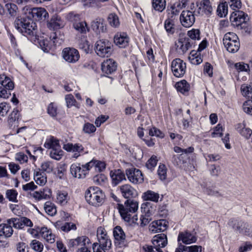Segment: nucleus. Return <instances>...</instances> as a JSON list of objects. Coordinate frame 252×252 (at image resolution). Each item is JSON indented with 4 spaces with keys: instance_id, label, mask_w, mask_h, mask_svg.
Returning a JSON list of instances; mask_svg holds the SVG:
<instances>
[{
    "instance_id": "obj_1",
    "label": "nucleus",
    "mask_w": 252,
    "mask_h": 252,
    "mask_svg": "<svg viewBox=\"0 0 252 252\" xmlns=\"http://www.w3.org/2000/svg\"><path fill=\"white\" fill-rule=\"evenodd\" d=\"M15 25L24 36L30 37L36 35V25L31 17H18Z\"/></svg>"
},
{
    "instance_id": "obj_2",
    "label": "nucleus",
    "mask_w": 252,
    "mask_h": 252,
    "mask_svg": "<svg viewBox=\"0 0 252 252\" xmlns=\"http://www.w3.org/2000/svg\"><path fill=\"white\" fill-rule=\"evenodd\" d=\"M138 208V203L133 200H127L124 204H118V209L122 219L125 221L130 220L131 216L135 214Z\"/></svg>"
},
{
    "instance_id": "obj_3",
    "label": "nucleus",
    "mask_w": 252,
    "mask_h": 252,
    "mask_svg": "<svg viewBox=\"0 0 252 252\" xmlns=\"http://www.w3.org/2000/svg\"><path fill=\"white\" fill-rule=\"evenodd\" d=\"M104 194L97 187H90L85 193L87 202L94 206H100L103 202Z\"/></svg>"
},
{
    "instance_id": "obj_4",
    "label": "nucleus",
    "mask_w": 252,
    "mask_h": 252,
    "mask_svg": "<svg viewBox=\"0 0 252 252\" xmlns=\"http://www.w3.org/2000/svg\"><path fill=\"white\" fill-rule=\"evenodd\" d=\"M223 42L224 47L230 53H235L239 49L240 43L238 37L233 32L226 33L223 37Z\"/></svg>"
},
{
    "instance_id": "obj_5",
    "label": "nucleus",
    "mask_w": 252,
    "mask_h": 252,
    "mask_svg": "<svg viewBox=\"0 0 252 252\" xmlns=\"http://www.w3.org/2000/svg\"><path fill=\"white\" fill-rule=\"evenodd\" d=\"M95 51L99 57H108L112 51L111 43L107 40H99L95 43Z\"/></svg>"
},
{
    "instance_id": "obj_6",
    "label": "nucleus",
    "mask_w": 252,
    "mask_h": 252,
    "mask_svg": "<svg viewBox=\"0 0 252 252\" xmlns=\"http://www.w3.org/2000/svg\"><path fill=\"white\" fill-rule=\"evenodd\" d=\"M171 67L173 75L176 77H183L186 71V63L179 58L172 61Z\"/></svg>"
},
{
    "instance_id": "obj_7",
    "label": "nucleus",
    "mask_w": 252,
    "mask_h": 252,
    "mask_svg": "<svg viewBox=\"0 0 252 252\" xmlns=\"http://www.w3.org/2000/svg\"><path fill=\"white\" fill-rule=\"evenodd\" d=\"M63 59L69 63H75L78 61L80 55L78 51L73 48H65L62 52Z\"/></svg>"
},
{
    "instance_id": "obj_8",
    "label": "nucleus",
    "mask_w": 252,
    "mask_h": 252,
    "mask_svg": "<svg viewBox=\"0 0 252 252\" xmlns=\"http://www.w3.org/2000/svg\"><path fill=\"white\" fill-rule=\"evenodd\" d=\"M126 174L129 181L133 184H140L144 180L141 171L135 168H131L126 170Z\"/></svg>"
},
{
    "instance_id": "obj_9",
    "label": "nucleus",
    "mask_w": 252,
    "mask_h": 252,
    "mask_svg": "<svg viewBox=\"0 0 252 252\" xmlns=\"http://www.w3.org/2000/svg\"><path fill=\"white\" fill-rule=\"evenodd\" d=\"M113 235L115 239V244L119 247L126 245V236L123 229L120 226H116L113 230Z\"/></svg>"
},
{
    "instance_id": "obj_10",
    "label": "nucleus",
    "mask_w": 252,
    "mask_h": 252,
    "mask_svg": "<svg viewBox=\"0 0 252 252\" xmlns=\"http://www.w3.org/2000/svg\"><path fill=\"white\" fill-rule=\"evenodd\" d=\"M70 171L73 177L81 179L86 177V175L88 174L89 169L88 167L86 166V164L82 165V167L79 165L73 164L70 166Z\"/></svg>"
},
{
    "instance_id": "obj_11",
    "label": "nucleus",
    "mask_w": 252,
    "mask_h": 252,
    "mask_svg": "<svg viewBox=\"0 0 252 252\" xmlns=\"http://www.w3.org/2000/svg\"><path fill=\"white\" fill-rule=\"evenodd\" d=\"M22 13L26 16H48V13L44 8L31 7L25 6L22 9Z\"/></svg>"
},
{
    "instance_id": "obj_12",
    "label": "nucleus",
    "mask_w": 252,
    "mask_h": 252,
    "mask_svg": "<svg viewBox=\"0 0 252 252\" xmlns=\"http://www.w3.org/2000/svg\"><path fill=\"white\" fill-rule=\"evenodd\" d=\"M117 68V63L111 59H107L101 63V70L106 75L112 74L116 71Z\"/></svg>"
},
{
    "instance_id": "obj_13",
    "label": "nucleus",
    "mask_w": 252,
    "mask_h": 252,
    "mask_svg": "<svg viewBox=\"0 0 252 252\" xmlns=\"http://www.w3.org/2000/svg\"><path fill=\"white\" fill-rule=\"evenodd\" d=\"M167 244V239L164 234H158L154 237L153 244L157 252H163L160 248L164 247Z\"/></svg>"
},
{
    "instance_id": "obj_14",
    "label": "nucleus",
    "mask_w": 252,
    "mask_h": 252,
    "mask_svg": "<svg viewBox=\"0 0 252 252\" xmlns=\"http://www.w3.org/2000/svg\"><path fill=\"white\" fill-rule=\"evenodd\" d=\"M90 244V239L85 236H82L70 240L68 245L69 248L74 249L78 247L79 248L85 245H89Z\"/></svg>"
},
{
    "instance_id": "obj_15",
    "label": "nucleus",
    "mask_w": 252,
    "mask_h": 252,
    "mask_svg": "<svg viewBox=\"0 0 252 252\" xmlns=\"http://www.w3.org/2000/svg\"><path fill=\"white\" fill-rule=\"evenodd\" d=\"M97 237L99 242L102 246L105 245V247H111V241L107 234L105 229L102 227H99L97 230Z\"/></svg>"
},
{
    "instance_id": "obj_16",
    "label": "nucleus",
    "mask_w": 252,
    "mask_h": 252,
    "mask_svg": "<svg viewBox=\"0 0 252 252\" xmlns=\"http://www.w3.org/2000/svg\"><path fill=\"white\" fill-rule=\"evenodd\" d=\"M150 207L151 208V203L149 202H146L142 205L141 209L143 210L145 215V216H141L140 218L141 225L144 226L147 225L151 220L149 217L154 213V210L152 208L150 209Z\"/></svg>"
},
{
    "instance_id": "obj_17",
    "label": "nucleus",
    "mask_w": 252,
    "mask_h": 252,
    "mask_svg": "<svg viewBox=\"0 0 252 252\" xmlns=\"http://www.w3.org/2000/svg\"><path fill=\"white\" fill-rule=\"evenodd\" d=\"M122 196L126 198L135 197L138 195L136 190L129 184H125L120 187Z\"/></svg>"
},
{
    "instance_id": "obj_18",
    "label": "nucleus",
    "mask_w": 252,
    "mask_h": 252,
    "mask_svg": "<svg viewBox=\"0 0 252 252\" xmlns=\"http://www.w3.org/2000/svg\"><path fill=\"white\" fill-rule=\"evenodd\" d=\"M196 241L197 238L196 236L189 231L180 232L178 236V241H182L183 243L186 245L195 243Z\"/></svg>"
},
{
    "instance_id": "obj_19",
    "label": "nucleus",
    "mask_w": 252,
    "mask_h": 252,
    "mask_svg": "<svg viewBox=\"0 0 252 252\" xmlns=\"http://www.w3.org/2000/svg\"><path fill=\"white\" fill-rule=\"evenodd\" d=\"M187 2L188 0H179L169 8L168 7L167 10L168 14L173 16L178 15L183 7H185L187 5Z\"/></svg>"
},
{
    "instance_id": "obj_20",
    "label": "nucleus",
    "mask_w": 252,
    "mask_h": 252,
    "mask_svg": "<svg viewBox=\"0 0 252 252\" xmlns=\"http://www.w3.org/2000/svg\"><path fill=\"white\" fill-rule=\"evenodd\" d=\"M115 44L120 48H125L128 44L129 38L125 32H117L114 37Z\"/></svg>"
},
{
    "instance_id": "obj_21",
    "label": "nucleus",
    "mask_w": 252,
    "mask_h": 252,
    "mask_svg": "<svg viewBox=\"0 0 252 252\" xmlns=\"http://www.w3.org/2000/svg\"><path fill=\"white\" fill-rule=\"evenodd\" d=\"M63 148L67 152H72L73 153L72 157L74 158L79 157L80 153L83 150L82 146L79 144L73 145L72 143H67L63 145Z\"/></svg>"
},
{
    "instance_id": "obj_22",
    "label": "nucleus",
    "mask_w": 252,
    "mask_h": 252,
    "mask_svg": "<svg viewBox=\"0 0 252 252\" xmlns=\"http://www.w3.org/2000/svg\"><path fill=\"white\" fill-rule=\"evenodd\" d=\"M167 227V222L165 220L154 221L150 226V230L154 233L164 231Z\"/></svg>"
},
{
    "instance_id": "obj_23",
    "label": "nucleus",
    "mask_w": 252,
    "mask_h": 252,
    "mask_svg": "<svg viewBox=\"0 0 252 252\" xmlns=\"http://www.w3.org/2000/svg\"><path fill=\"white\" fill-rule=\"evenodd\" d=\"M64 25L65 22L61 19V17H51L47 22V27L51 30L62 28Z\"/></svg>"
},
{
    "instance_id": "obj_24",
    "label": "nucleus",
    "mask_w": 252,
    "mask_h": 252,
    "mask_svg": "<svg viewBox=\"0 0 252 252\" xmlns=\"http://www.w3.org/2000/svg\"><path fill=\"white\" fill-rule=\"evenodd\" d=\"M177 48L183 53H185L191 47V43L189 38L180 36L176 43Z\"/></svg>"
},
{
    "instance_id": "obj_25",
    "label": "nucleus",
    "mask_w": 252,
    "mask_h": 252,
    "mask_svg": "<svg viewBox=\"0 0 252 252\" xmlns=\"http://www.w3.org/2000/svg\"><path fill=\"white\" fill-rule=\"evenodd\" d=\"M86 166L88 167L89 170L92 168H94L96 172H100L105 169L106 164L103 161L92 159L86 163Z\"/></svg>"
},
{
    "instance_id": "obj_26",
    "label": "nucleus",
    "mask_w": 252,
    "mask_h": 252,
    "mask_svg": "<svg viewBox=\"0 0 252 252\" xmlns=\"http://www.w3.org/2000/svg\"><path fill=\"white\" fill-rule=\"evenodd\" d=\"M230 6L233 10L230 16H248L245 15V13L239 9L241 7V2L240 0H229Z\"/></svg>"
},
{
    "instance_id": "obj_27",
    "label": "nucleus",
    "mask_w": 252,
    "mask_h": 252,
    "mask_svg": "<svg viewBox=\"0 0 252 252\" xmlns=\"http://www.w3.org/2000/svg\"><path fill=\"white\" fill-rule=\"evenodd\" d=\"M202 248L201 246H187L180 243L175 252H202Z\"/></svg>"
},
{
    "instance_id": "obj_28",
    "label": "nucleus",
    "mask_w": 252,
    "mask_h": 252,
    "mask_svg": "<svg viewBox=\"0 0 252 252\" xmlns=\"http://www.w3.org/2000/svg\"><path fill=\"white\" fill-rule=\"evenodd\" d=\"M110 175L112 180V184L114 186H116L126 179L124 173L120 169L111 171Z\"/></svg>"
},
{
    "instance_id": "obj_29",
    "label": "nucleus",
    "mask_w": 252,
    "mask_h": 252,
    "mask_svg": "<svg viewBox=\"0 0 252 252\" xmlns=\"http://www.w3.org/2000/svg\"><path fill=\"white\" fill-rule=\"evenodd\" d=\"M228 224L230 226H232L235 231L239 233L245 234L247 232L245 229L246 223H244L243 221L232 219L229 221Z\"/></svg>"
},
{
    "instance_id": "obj_30",
    "label": "nucleus",
    "mask_w": 252,
    "mask_h": 252,
    "mask_svg": "<svg viewBox=\"0 0 252 252\" xmlns=\"http://www.w3.org/2000/svg\"><path fill=\"white\" fill-rule=\"evenodd\" d=\"M39 234L44 239L50 243L55 242V236L51 230L46 227H43L39 229Z\"/></svg>"
},
{
    "instance_id": "obj_31",
    "label": "nucleus",
    "mask_w": 252,
    "mask_h": 252,
    "mask_svg": "<svg viewBox=\"0 0 252 252\" xmlns=\"http://www.w3.org/2000/svg\"><path fill=\"white\" fill-rule=\"evenodd\" d=\"M13 233V228L8 223L0 224V236L10 237Z\"/></svg>"
},
{
    "instance_id": "obj_32",
    "label": "nucleus",
    "mask_w": 252,
    "mask_h": 252,
    "mask_svg": "<svg viewBox=\"0 0 252 252\" xmlns=\"http://www.w3.org/2000/svg\"><path fill=\"white\" fill-rule=\"evenodd\" d=\"M33 178L36 184L40 186H43L47 183L46 174L40 170L34 171Z\"/></svg>"
},
{
    "instance_id": "obj_33",
    "label": "nucleus",
    "mask_w": 252,
    "mask_h": 252,
    "mask_svg": "<svg viewBox=\"0 0 252 252\" xmlns=\"http://www.w3.org/2000/svg\"><path fill=\"white\" fill-rule=\"evenodd\" d=\"M92 27L96 32H103L106 28L102 18H97L92 23Z\"/></svg>"
},
{
    "instance_id": "obj_34",
    "label": "nucleus",
    "mask_w": 252,
    "mask_h": 252,
    "mask_svg": "<svg viewBox=\"0 0 252 252\" xmlns=\"http://www.w3.org/2000/svg\"><path fill=\"white\" fill-rule=\"evenodd\" d=\"M142 198L144 200H149L154 202H158L159 198V194L151 190H148L143 193Z\"/></svg>"
},
{
    "instance_id": "obj_35",
    "label": "nucleus",
    "mask_w": 252,
    "mask_h": 252,
    "mask_svg": "<svg viewBox=\"0 0 252 252\" xmlns=\"http://www.w3.org/2000/svg\"><path fill=\"white\" fill-rule=\"evenodd\" d=\"M0 84L1 87H3L8 90H12L14 87V83L11 79L4 74L0 75Z\"/></svg>"
},
{
    "instance_id": "obj_36",
    "label": "nucleus",
    "mask_w": 252,
    "mask_h": 252,
    "mask_svg": "<svg viewBox=\"0 0 252 252\" xmlns=\"http://www.w3.org/2000/svg\"><path fill=\"white\" fill-rule=\"evenodd\" d=\"M44 146L46 148L51 149V150L60 147L59 140L52 136L46 139Z\"/></svg>"
},
{
    "instance_id": "obj_37",
    "label": "nucleus",
    "mask_w": 252,
    "mask_h": 252,
    "mask_svg": "<svg viewBox=\"0 0 252 252\" xmlns=\"http://www.w3.org/2000/svg\"><path fill=\"white\" fill-rule=\"evenodd\" d=\"M56 199L58 203L64 205L67 204L69 197L66 191L58 190L57 193Z\"/></svg>"
},
{
    "instance_id": "obj_38",
    "label": "nucleus",
    "mask_w": 252,
    "mask_h": 252,
    "mask_svg": "<svg viewBox=\"0 0 252 252\" xmlns=\"http://www.w3.org/2000/svg\"><path fill=\"white\" fill-rule=\"evenodd\" d=\"M246 18L247 17H230V20L233 26L242 29L244 28L243 25L246 23Z\"/></svg>"
},
{
    "instance_id": "obj_39",
    "label": "nucleus",
    "mask_w": 252,
    "mask_h": 252,
    "mask_svg": "<svg viewBox=\"0 0 252 252\" xmlns=\"http://www.w3.org/2000/svg\"><path fill=\"white\" fill-rule=\"evenodd\" d=\"M48 193H45V190L43 191H34L32 194V196L36 200L39 201L42 199H47L49 198L51 195L50 190L48 191Z\"/></svg>"
},
{
    "instance_id": "obj_40",
    "label": "nucleus",
    "mask_w": 252,
    "mask_h": 252,
    "mask_svg": "<svg viewBox=\"0 0 252 252\" xmlns=\"http://www.w3.org/2000/svg\"><path fill=\"white\" fill-rule=\"evenodd\" d=\"M189 60L192 64L194 65L199 64L203 61L200 54H198L197 52L195 51H192L190 52L189 56Z\"/></svg>"
},
{
    "instance_id": "obj_41",
    "label": "nucleus",
    "mask_w": 252,
    "mask_h": 252,
    "mask_svg": "<svg viewBox=\"0 0 252 252\" xmlns=\"http://www.w3.org/2000/svg\"><path fill=\"white\" fill-rule=\"evenodd\" d=\"M175 86L178 91L183 94L188 92L189 90V85L185 80L177 82Z\"/></svg>"
},
{
    "instance_id": "obj_42",
    "label": "nucleus",
    "mask_w": 252,
    "mask_h": 252,
    "mask_svg": "<svg viewBox=\"0 0 252 252\" xmlns=\"http://www.w3.org/2000/svg\"><path fill=\"white\" fill-rule=\"evenodd\" d=\"M44 209L45 212L51 216H54L57 213V209L55 204L50 201L45 203Z\"/></svg>"
},
{
    "instance_id": "obj_43",
    "label": "nucleus",
    "mask_w": 252,
    "mask_h": 252,
    "mask_svg": "<svg viewBox=\"0 0 252 252\" xmlns=\"http://www.w3.org/2000/svg\"><path fill=\"white\" fill-rule=\"evenodd\" d=\"M74 28L81 33H85L89 29L85 21H76L73 23Z\"/></svg>"
},
{
    "instance_id": "obj_44",
    "label": "nucleus",
    "mask_w": 252,
    "mask_h": 252,
    "mask_svg": "<svg viewBox=\"0 0 252 252\" xmlns=\"http://www.w3.org/2000/svg\"><path fill=\"white\" fill-rule=\"evenodd\" d=\"M18 192L14 189H9L5 192V197L9 201L12 202H18Z\"/></svg>"
},
{
    "instance_id": "obj_45",
    "label": "nucleus",
    "mask_w": 252,
    "mask_h": 252,
    "mask_svg": "<svg viewBox=\"0 0 252 252\" xmlns=\"http://www.w3.org/2000/svg\"><path fill=\"white\" fill-rule=\"evenodd\" d=\"M180 21L183 26L189 28L194 24L195 17H180Z\"/></svg>"
},
{
    "instance_id": "obj_46",
    "label": "nucleus",
    "mask_w": 252,
    "mask_h": 252,
    "mask_svg": "<svg viewBox=\"0 0 252 252\" xmlns=\"http://www.w3.org/2000/svg\"><path fill=\"white\" fill-rule=\"evenodd\" d=\"M153 7L156 11H162L165 8V0H153Z\"/></svg>"
},
{
    "instance_id": "obj_47",
    "label": "nucleus",
    "mask_w": 252,
    "mask_h": 252,
    "mask_svg": "<svg viewBox=\"0 0 252 252\" xmlns=\"http://www.w3.org/2000/svg\"><path fill=\"white\" fill-rule=\"evenodd\" d=\"M241 92L243 96L252 99V88L247 84H243L241 87Z\"/></svg>"
},
{
    "instance_id": "obj_48",
    "label": "nucleus",
    "mask_w": 252,
    "mask_h": 252,
    "mask_svg": "<svg viewBox=\"0 0 252 252\" xmlns=\"http://www.w3.org/2000/svg\"><path fill=\"white\" fill-rule=\"evenodd\" d=\"M63 155V151L61 150V147L51 150L50 153V157L57 160H60L62 158Z\"/></svg>"
},
{
    "instance_id": "obj_49",
    "label": "nucleus",
    "mask_w": 252,
    "mask_h": 252,
    "mask_svg": "<svg viewBox=\"0 0 252 252\" xmlns=\"http://www.w3.org/2000/svg\"><path fill=\"white\" fill-rule=\"evenodd\" d=\"M217 12L218 16H226L228 14V4L227 3L222 2L218 6Z\"/></svg>"
},
{
    "instance_id": "obj_50",
    "label": "nucleus",
    "mask_w": 252,
    "mask_h": 252,
    "mask_svg": "<svg viewBox=\"0 0 252 252\" xmlns=\"http://www.w3.org/2000/svg\"><path fill=\"white\" fill-rule=\"evenodd\" d=\"M31 247L36 252H42L44 248L43 244L37 240H33L31 243Z\"/></svg>"
},
{
    "instance_id": "obj_51",
    "label": "nucleus",
    "mask_w": 252,
    "mask_h": 252,
    "mask_svg": "<svg viewBox=\"0 0 252 252\" xmlns=\"http://www.w3.org/2000/svg\"><path fill=\"white\" fill-rule=\"evenodd\" d=\"M200 32L198 29H192L187 32L188 36L192 40H200Z\"/></svg>"
},
{
    "instance_id": "obj_52",
    "label": "nucleus",
    "mask_w": 252,
    "mask_h": 252,
    "mask_svg": "<svg viewBox=\"0 0 252 252\" xmlns=\"http://www.w3.org/2000/svg\"><path fill=\"white\" fill-rule=\"evenodd\" d=\"M11 106L9 103L3 102L0 103V116L2 117L5 116L9 111Z\"/></svg>"
},
{
    "instance_id": "obj_53",
    "label": "nucleus",
    "mask_w": 252,
    "mask_h": 252,
    "mask_svg": "<svg viewBox=\"0 0 252 252\" xmlns=\"http://www.w3.org/2000/svg\"><path fill=\"white\" fill-rule=\"evenodd\" d=\"M200 5L204 11V14L209 15L211 14L213 9L210 4V1L209 0H203Z\"/></svg>"
},
{
    "instance_id": "obj_54",
    "label": "nucleus",
    "mask_w": 252,
    "mask_h": 252,
    "mask_svg": "<svg viewBox=\"0 0 252 252\" xmlns=\"http://www.w3.org/2000/svg\"><path fill=\"white\" fill-rule=\"evenodd\" d=\"M7 223L13 225V226L16 228H23V222H21V218H11L7 220Z\"/></svg>"
},
{
    "instance_id": "obj_55",
    "label": "nucleus",
    "mask_w": 252,
    "mask_h": 252,
    "mask_svg": "<svg viewBox=\"0 0 252 252\" xmlns=\"http://www.w3.org/2000/svg\"><path fill=\"white\" fill-rule=\"evenodd\" d=\"M41 169L47 173H51L54 170V165L50 161H45L41 164Z\"/></svg>"
},
{
    "instance_id": "obj_56",
    "label": "nucleus",
    "mask_w": 252,
    "mask_h": 252,
    "mask_svg": "<svg viewBox=\"0 0 252 252\" xmlns=\"http://www.w3.org/2000/svg\"><path fill=\"white\" fill-rule=\"evenodd\" d=\"M5 8L11 16H15L18 11L17 6L14 3H7L5 5Z\"/></svg>"
},
{
    "instance_id": "obj_57",
    "label": "nucleus",
    "mask_w": 252,
    "mask_h": 252,
    "mask_svg": "<svg viewBox=\"0 0 252 252\" xmlns=\"http://www.w3.org/2000/svg\"><path fill=\"white\" fill-rule=\"evenodd\" d=\"M223 128L220 124H218L214 128L213 132H212L211 136L213 138L220 137L222 135Z\"/></svg>"
},
{
    "instance_id": "obj_58",
    "label": "nucleus",
    "mask_w": 252,
    "mask_h": 252,
    "mask_svg": "<svg viewBox=\"0 0 252 252\" xmlns=\"http://www.w3.org/2000/svg\"><path fill=\"white\" fill-rule=\"evenodd\" d=\"M65 99L67 107H71L73 106H75L79 108V106H78L76 101L74 99L73 95L71 94L66 95L65 97Z\"/></svg>"
},
{
    "instance_id": "obj_59",
    "label": "nucleus",
    "mask_w": 252,
    "mask_h": 252,
    "mask_svg": "<svg viewBox=\"0 0 252 252\" xmlns=\"http://www.w3.org/2000/svg\"><path fill=\"white\" fill-rule=\"evenodd\" d=\"M60 228L62 231L66 232L76 229V225L72 222H65L60 226Z\"/></svg>"
},
{
    "instance_id": "obj_60",
    "label": "nucleus",
    "mask_w": 252,
    "mask_h": 252,
    "mask_svg": "<svg viewBox=\"0 0 252 252\" xmlns=\"http://www.w3.org/2000/svg\"><path fill=\"white\" fill-rule=\"evenodd\" d=\"M83 130L85 133L91 134L95 131L96 128L93 124L86 123L83 126Z\"/></svg>"
},
{
    "instance_id": "obj_61",
    "label": "nucleus",
    "mask_w": 252,
    "mask_h": 252,
    "mask_svg": "<svg viewBox=\"0 0 252 252\" xmlns=\"http://www.w3.org/2000/svg\"><path fill=\"white\" fill-rule=\"evenodd\" d=\"M79 47L80 49L83 50L86 53H88L90 49V45L88 41L83 38L78 43Z\"/></svg>"
},
{
    "instance_id": "obj_62",
    "label": "nucleus",
    "mask_w": 252,
    "mask_h": 252,
    "mask_svg": "<svg viewBox=\"0 0 252 252\" xmlns=\"http://www.w3.org/2000/svg\"><path fill=\"white\" fill-rule=\"evenodd\" d=\"M158 174L161 180H164L166 178L167 169L164 164H160L158 170Z\"/></svg>"
},
{
    "instance_id": "obj_63",
    "label": "nucleus",
    "mask_w": 252,
    "mask_h": 252,
    "mask_svg": "<svg viewBox=\"0 0 252 252\" xmlns=\"http://www.w3.org/2000/svg\"><path fill=\"white\" fill-rule=\"evenodd\" d=\"M111 247H105V245L102 246L99 243H94L93 246L94 252H106V251L109 250Z\"/></svg>"
},
{
    "instance_id": "obj_64",
    "label": "nucleus",
    "mask_w": 252,
    "mask_h": 252,
    "mask_svg": "<svg viewBox=\"0 0 252 252\" xmlns=\"http://www.w3.org/2000/svg\"><path fill=\"white\" fill-rule=\"evenodd\" d=\"M158 161L157 156L155 155L152 156L147 162V167L151 170L153 169L157 165Z\"/></svg>"
}]
</instances>
